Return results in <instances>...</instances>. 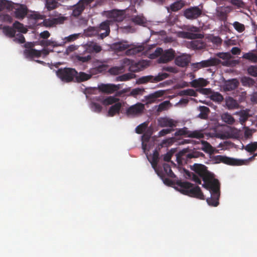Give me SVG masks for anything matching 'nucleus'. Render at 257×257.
<instances>
[{
    "label": "nucleus",
    "mask_w": 257,
    "mask_h": 257,
    "mask_svg": "<svg viewBox=\"0 0 257 257\" xmlns=\"http://www.w3.org/2000/svg\"><path fill=\"white\" fill-rule=\"evenodd\" d=\"M191 169L198 176L193 173L190 172L189 171L184 170L185 177L198 184H201L200 178H202L204 182L202 186L204 188L209 189L211 194V197L207 199V203L209 205L213 206H217L220 196L218 181L215 179H211V174L207 171L206 166L202 164H194L191 166Z\"/></svg>",
    "instance_id": "obj_1"
},
{
    "label": "nucleus",
    "mask_w": 257,
    "mask_h": 257,
    "mask_svg": "<svg viewBox=\"0 0 257 257\" xmlns=\"http://www.w3.org/2000/svg\"><path fill=\"white\" fill-rule=\"evenodd\" d=\"M175 188L183 194L189 195L200 199L204 200V196L198 186L187 182L178 181Z\"/></svg>",
    "instance_id": "obj_2"
},
{
    "label": "nucleus",
    "mask_w": 257,
    "mask_h": 257,
    "mask_svg": "<svg viewBox=\"0 0 257 257\" xmlns=\"http://www.w3.org/2000/svg\"><path fill=\"white\" fill-rule=\"evenodd\" d=\"M56 74L63 82L69 83L73 80L77 75V71L70 68H60L56 71Z\"/></svg>",
    "instance_id": "obj_3"
},
{
    "label": "nucleus",
    "mask_w": 257,
    "mask_h": 257,
    "mask_svg": "<svg viewBox=\"0 0 257 257\" xmlns=\"http://www.w3.org/2000/svg\"><path fill=\"white\" fill-rule=\"evenodd\" d=\"M175 134L176 136H185V137L196 139L203 138L204 136L202 130L190 131L185 127L178 130Z\"/></svg>",
    "instance_id": "obj_4"
},
{
    "label": "nucleus",
    "mask_w": 257,
    "mask_h": 257,
    "mask_svg": "<svg viewBox=\"0 0 257 257\" xmlns=\"http://www.w3.org/2000/svg\"><path fill=\"white\" fill-rule=\"evenodd\" d=\"M214 160L217 163L222 162L228 165H242L245 164L246 160H241V159H233L221 155L215 156Z\"/></svg>",
    "instance_id": "obj_5"
},
{
    "label": "nucleus",
    "mask_w": 257,
    "mask_h": 257,
    "mask_svg": "<svg viewBox=\"0 0 257 257\" xmlns=\"http://www.w3.org/2000/svg\"><path fill=\"white\" fill-rule=\"evenodd\" d=\"M155 172L158 176H159L162 179H164V182L167 185H170L171 182L169 179L164 178L166 176L171 178L175 177V175L173 173L170 166L167 163H164L163 164V170L160 171L157 168V171Z\"/></svg>",
    "instance_id": "obj_6"
},
{
    "label": "nucleus",
    "mask_w": 257,
    "mask_h": 257,
    "mask_svg": "<svg viewBox=\"0 0 257 257\" xmlns=\"http://www.w3.org/2000/svg\"><path fill=\"white\" fill-rule=\"evenodd\" d=\"M120 88V84H114L112 83H100L98 84L97 86L99 91L108 94L114 93L119 90Z\"/></svg>",
    "instance_id": "obj_7"
},
{
    "label": "nucleus",
    "mask_w": 257,
    "mask_h": 257,
    "mask_svg": "<svg viewBox=\"0 0 257 257\" xmlns=\"http://www.w3.org/2000/svg\"><path fill=\"white\" fill-rule=\"evenodd\" d=\"M168 74L166 73H160L156 76L152 75L143 76L139 79V81L140 83H145L148 82H157L168 78Z\"/></svg>",
    "instance_id": "obj_8"
},
{
    "label": "nucleus",
    "mask_w": 257,
    "mask_h": 257,
    "mask_svg": "<svg viewBox=\"0 0 257 257\" xmlns=\"http://www.w3.org/2000/svg\"><path fill=\"white\" fill-rule=\"evenodd\" d=\"M175 54V51L172 49H169L165 50L163 49V52L157 60L158 63H167L172 61L174 58Z\"/></svg>",
    "instance_id": "obj_9"
},
{
    "label": "nucleus",
    "mask_w": 257,
    "mask_h": 257,
    "mask_svg": "<svg viewBox=\"0 0 257 257\" xmlns=\"http://www.w3.org/2000/svg\"><path fill=\"white\" fill-rule=\"evenodd\" d=\"M202 14V9L198 7H191L184 12V16L188 19H195Z\"/></svg>",
    "instance_id": "obj_10"
},
{
    "label": "nucleus",
    "mask_w": 257,
    "mask_h": 257,
    "mask_svg": "<svg viewBox=\"0 0 257 257\" xmlns=\"http://www.w3.org/2000/svg\"><path fill=\"white\" fill-rule=\"evenodd\" d=\"M145 50V46L142 44L132 43L130 44L128 49L126 50L125 55L127 56H133L137 55Z\"/></svg>",
    "instance_id": "obj_11"
},
{
    "label": "nucleus",
    "mask_w": 257,
    "mask_h": 257,
    "mask_svg": "<svg viewBox=\"0 0 257 257\" xmlns=\"http://www.w3.org/2000/svg\"><path fill=\"white\" fill-rule=\"evenodd\" d=\"M84 51L89 53H98L102 50V47L98 43L90 41L83 45Z\"/></svg>",
    "instance_id": "obj_12"
},
{
    "label": "nucleus",
    "mask_w": 257,
    "mask_h": 257,
    "mask_svg": "<svg viewBox=\"0 0 257 257\" xmlns=\"http://www.w3.org/2000/svg\"><path fill=\"white\" fill-rule=\"evenodd\" d=\"M200 157H204V155L200 152L194 151L189 153H186V152L183 151H181L177 155V159L178 160H185L187 159L197 158Z\"/></svg>",
    "instance_id": "obj_13"
},
{
    "label": "nucleus",
    "mask_w": 257,
    "mask_h": 257,
    "mask_svg": "<svg viewBox=\"0 0 257 257\" xmlns=\"http://www.w3.org/2000/svg\"><path fill=\"white\" fill-rule=\"evenodd\" d=\"M144 105L141 103H138L130 106L126 110V113L128 115L135 116L142 113L144 109Z\"/></svg>",
    "instance_id": "obj_14"
},
{
    "label": "nucleus",
    "mask_w": 257,
    "mask_h": 257,
    "mask_svg": "<svg viewBox=\"0 0 257 257\" xmlns=\"http://www.w3.org/2000/svg\"><path fill=\"white\" fill-rule=\"evenodd\" d=\"M190 61V56L189 55L183 54L176 57L175 63L179 67H184L186 66Z\"/></svg>",
    "instance_id": "obj_15"
},
{
    "label": "nucleus",
    "mask_w": 257,
    "mask_h": 257,
    "mask_svg": "<svg viewBox=\"0 0 257 257\" xmlns=\"http://www.w3.org/2000/svg\"><path fill=\"white\" fill-rule=\"evenodd\" d=\"M239 81L236 78L225 81L222 88L224 91H231L236 89L239 85Z\"/></svg>",
    "instance_id": "obj_16"
},
{
    "label": "nucleus",
    "mask_w": 257,
    "mask_h": 257,
    "mask_svg": "<svg viewBox=\"0 0 257 257\" xmlns=\"http://www.w3.org/2000/svg\"><path fill=\"white\" fill-rule=\"evenodd\" d=\"M149 65V62L147 60H143L135 63V65H132L130 67V70L133 72H138L142 71Z\"/></svg>",
    "instance_id": "obj_17"
},
{
    "label": "nucleus",
    "mask_w": 257,
    "mask_h": 257,
    "mask_svg": "<svg viewBox=\"0 0 257 257\" xmlns=\"http://www.w3.org/2000/svg\"><path fill=\"white\" fill-rule=\"evenodd\" d=\"M149 151V149L147 150V153ZM148 161L151 164V165L155 171H157V165L159 161V153L157 151H155L152 155L148 156V154H146Z\"/></svg>",
    "instance_id": "obj_18"
},
{
    "label": "nucleus",
    "mask_w": 257,
    "mask_h": 257,
    "mask_svg": "<svg viewBox=\"0 0 257 257\" xmlns=\"http://www.w3.org/2000/svg\"><path fill=\"white\" fill-rule=\"evenodd\" d=\"M220 62V61L217 58H210L209 59L201 61L199 63L201 69L218 65Z\"/></svg>",
    "instance_id": "obj_19"
},
{
    "label": "nucleus",
    "mask_w": 257,
    "mask_h": 257,
    "mask_svg": "<svg viewBox=\"0 0 257 257\" xmlns=\"http://www.w3.org/2000/svg\"><path fill=\"white\" fill-rule=\"evenodd\" d=\"M109 16L115 22H121L124 18V12L121 11L113 10L109 13Z\"/></svg>",
    "instance_id": "obj_20"
},
{
    "label": "nucleus",
    "mask_w": 257,
    "mask_h": 257,
    "mask_svg": "<svg viewBox=\"0 0 257 257\" xmlns=\"http://www.w3.org/2000/svg\"><path fill=\"white\" fill-rule=\"evenodd\" d=\"M159 124L162 127H169L173 128L176 126V122L172 119L163 117L158 120Z\"/></svg>",
    "instance_id": "obj_21"
},
{
    "label": "nucleus",
    "mask_w": 257,
    "mask_h": 257,
    "mask_svg": "<svg viewBox=\"0 0 257 257\" xmlns=\"http://www.w3.org/2000/svg\"><path fill=\"white\" fill-rule=\"evenodd\" d=\"M249 110L247 109L245 110H241L240 111L235 112L234 114L239 116V121L242 125H243L250 116L249 114Z\"/></svg>",
    "instance_id": "obj_22"
},
{
    "label": "nucleus",
    "mask_w": 257,
    "mask_h": 257,
    "mask_svg": "<svg viewBox=\"0 0 257 257\" xmlns=\"http://www.w3.org/2000/svg\"><path fill=\"white\" fill-rule=\"evenodd\" d=\"M121 107L122 103L118 101L117 102L110 107L107 112V116L112 117L119 114Z\"/></svg>",
    "instance_id": "obj_23"
},
{
    "label": "nucleus",
    "mask_w": 257,
    "mask_h": 257,
    "mask_svg": "<svg viewBox=\"0 0 257 257\" xmlns=\"http://www.w3.org/2000/svg\"><path fill=\"white\" fill-rule=\"evenodd\" d=\"M130 44L127 41H122L113 44L112 47L116 51H122L128 49Z\"/></svg>",
    "instance_id": "obj_24"
},
{
    "label": "nucleus",
    "mask_w": 257,
    "mask_h": 257,
    "mask_svg": "<svg viewBox=\"0 0 257 257\" xmlns=\"http://www.w3.org/2000/svg\"><path fill=\"white\" fill-rule=\"evenodd\" d=\"M109 25V21H105L100 24L99 28L98 29L99 31L100 30L105 31L104 33H102L99 34V37L101 39H102L109 35L110 32Z\"/></svg>",
    "instance_id": "obj_25"
},
{
    "label": "nucleus",
    "mask_w": 257,
    "mask_h": 257,
    "mask_svg": "<svg viewBox=\"0 0 257 257\" xmlns=\"http://www.w3.org/2000/svg\"><path fill=\"white\" fill-rule=\"evenodd\" d=\"M27 14V9L24 6L21 5L15 9V16L17 19H23L26 16Z\"/></svg>",
    "instance_id": "obj_26"
},
{
    "label": "nucleus",
    "mask_w": 257,
    "mask_h": 257,
    "mask_svg": "<svg viewBox=\"0 0 257 257\" xmlns=\"http://www.w3.org/2000/svg\"><path fill=\"white\" fill-rule=\"evenodd\" d=\"M225 104L228 109H234L239 107L237 101L231 97H227L225 98Z\"/></svg>",
    "instance_id": "obj_27"
},
{
    "label": "nucleus",
    "mask_w": 257,
    "mask_h": 257,
    "mask_svg": "<svg viewBox=\"0 0 257 257\" xmlns=\"http://www.w3.org/2000/svg\"><path fill=\"white\" fill-rule=\"evenodd\" d=\"M25 55L28 58H38L41 56V52L39 50L35 49H27L24 52Z\"/></svg>",
    "instance_id": "obj_28"
},
{
    "label": "nucleus",
    "mask_w": 257,
    "mask_h": 257,
    "mask_svg": "<svg viewBox=\"0 0 257 257\" xmlns=\"http://www.w3.org/2000/svg\"><path fill=\"white\" fill-rule=\"evenodd\" d=\"M92 74L90 73H86L83 72L78 73L75 76L76 81L78 82H83L89 80L92 77Z\"/></svg>",
    "instance_id": "obj_29"
},
{
    "label": "nucleus",
    "mask_w": 257,
    "mask_h": 257,
    "mask_svg": "<svg viewBox=\"0 0 257 257\" xmlns=\"http://www.w3.org/2000/svg\"><path fill=\"white\" fill-rule=\"evenodd\" d=\"M85 5L81 1L79 2L74 6L72 12V15L77 17L80 15L84 9Z\"/></svg>",
    "instance_id": "obj_30"
},
{
    "label": "nucleus",
    "mask_w": 257,
    "mask_h": 257,
    "mask_svg": "<svg viewBox=\"0 0 257 257\" xmlns=\"http://www.w3.org/2000/svg\"><path fill=\"white\" fill-rule=\"evenodd\" d=\"M208 83V82L203 78H199L197 79H194L191 82V85L193 87H199L206 86Z\"/></svg>",
    "instance_id": "obj_31"
},
{
    "label": "nucleus",
    "mask_w": 257,
    "mask_h": 257,
    "mask_svg": "<svg viewBox=\"0 0 257 257\" xmlns=\"http://www.w3.org/2000/svg\"><path fill=\"white\" fill-rule=\"evenodd\" d=\"M61 4L58 3L56 0H46L45 8L48 11L53 10L59 7Z\"/></svg>",
    "instance_id": "obj_32"
},
{
    "label": "nucleus",
    "mask_w": 257,
    "mask_h": 257,
    "mask_svg": "<svg viewBox=\"0 0 257 257\" xmlns=\"http://www.w3.org/2000/svg\"><path fill=\"white\" fill-rule=\"evenodd\" d=\"M221 118L223 122L228 124H233L235 121L234 117L228 112L223 113L221 115Z\"/></svg>",
    "instance_id": "obj_33"
},
{
    "label": "nucleus",
    "mask_w": 257,
    "mask_h": 257,
    "mask_svg": "<svg viewBox=\"0 0 257 257\" xmlns=\"http://www.w3.org/2000/svg\"><path fill=\"white\" fill-rule=\"evenodd\" d=\"M240 82L242 85L245 87H251L255 84L254 80L247 76L242 77L240 78Z\"/></svg>",
    "instance_id": "obj_34"
},
{
    "label": "nucleus",
    "mask_w": 257,
    "mask_h": 257,
    "mask_svg": "<svg viewBox=\"0 0 257 257\" xmlns=\"http://www.w3.org/2000/svg\"><path fill=\"white\" fill-rule=\"evenodd\" d=\"M13 28L16 32V31L21 33L25 34L27 32V28L24 26L23 24L16 21L13 25Z\"/></svg>",
    "instance_id": "obj_35"
},
{
    "label": "nucleus",
    "mask_w": 257,
    "mask_h": 257,
    "mask_svg": "<svg viewBox=\"0 0 257 257\" xmlns=\"http://www.w3.org/2000/svg\"><path fill=\"white\" fill-rule=\"evenodd\" d=\"M119 99L113 96H109L102 100L101 103L104 105H111L115 104L119 101Z\"/></svg>",
    "instance_id": "obj_36"
},
{
    "label": "nucleus",
    "mask_w": 257,
    "mask_h": 257,
    "mask_svg": "<svg viewBox=\"0 0 257 257\" xmlns=\"http://www.w3.org/2000/svg\"><path fill=\"white\" fill-rule=\"evenodd\" d=\"M181 36L190 39H202L203 38V35L201 34H194L189 32H183L181 34Z\"/></svg>",
    "instance_id": "obj_37"
},
{
    "label": "nucleus",
    "mask_w": 257,
    "mask_h": 257,
    "mask_svg": "<svg viewBox=\"0 0 257 257\" xmlns=\"http://www.w3.org/2000/svg\"><path fill=\"white\" fill-rule=\"evenodd\" d=\"M202 147L201 149L207 153L212 154L214 152L213 148L210 145L209 143L205 141H201Z\"/></svg>",
    "instance_id": "obj_38"
},
{
    "label": "nucleus",
    "mask_w": 257,
    "mask_h": 257,
    "mask_svg": "<svg viewBox=\"0 0 257 257\" xmlns=\"http://www.w3.org/2000/svg\"><path fill=\"white\" fill-rule=\"evenodd\" d=\"M3 32L6 36L10 38H14L16 36V32L13 27H4L3 28Z\"/></svg>",
    "instance_id": "obj_39"
},
{
    "label": "nucleus",
    "mask_w": 257,
    "mask_h": 257,
    "mask_svg": "<svg viewBox=\"0 0 257 257\" xmlns=\"http://www.w3.org/2000/svg\"><path fill=\"white\" fill-rule=\"evenodd\" d=\"M135 77L136 75L135 74L132 73H128L117 77L116 78V81H125L135 78Z\"/></svg>",
    "instance_id": "obj_40"
},
{
    "label": "nucleus",
    "mask_w": 257,
    "mask_h": 257,
    "mask_svg": "<svg viewBox=\"0 0 257 257\" xmlns=\"http://www.w3.org/2000/svg\"><path fill=\"white\" fill-rule=\"evenodd\" d=\"M242 58L249 60L253 63H257V55L252 52L245 53L242 55Z\"/></svg>",
    "instance_id": "obj_41"
},
{
    "label": "nucleus",
    "mask_w": 257,
    "mask_h": 257,
    "mask_svg": "<svg viewBox=\"0 0 257 257\" xmlns=\"http://www.w3.org/2000/svg\"><path fill=\"white\" fill-rule=\"evenodd\" d=\"M40 45L43 46H51L53 47H58L62 45L61 44L59 43L57 41H53L52 39L48 40H42L40 41Z\"/></svg>",
    "instance_id": "obj_42"
},
{
    "label": "nucleus",
    "mask_w": 257,
    "mask_h": 257,
    "mask_svg": "<svg viewBox=\"0 0 257 257\" xmlns=\"http://www.w3.org/2000/svg\"><path fill=\"white\" fill-rule=\"evenodd\" d=\"M198 109L200 112L198 116L203 119L206 118L209 111V108L206 106H201L198 108Z\"/></svg>",
    "instance_id": "obj_43"
},
{
    "label": "nucleus",
    "mask_w": 257,
    "mask_h": 257,
    "mask_svg": "<svg viewBox=\"0 0 257 257\" xmlns=\"http://www.w3.org/2000/svg\"><path fill=\"white\" fill-rule=\"evenodd\" d=\"M184 6V2L182 1H179L172 4L170 7V9L173 12H176L181 9Z\"/></svg>",
    "instance_id": "obj_44"
},
{
    "label": "nucleus",
    "mask_w": 257,
    "mask_h": 257,
    "mask_svg": "<svg viewBox=\"0 0 257 257\" xmlns=\"http://www.w3.org/2000/svg\"><path fill=\"white\" fill-rule=\"evenodd\" d=\"M124 70H123V66H115L110 68L108 70V73L112 75H117L123 73Z\"/></svg>",
    "instance_id": "obj_45"
},
{
    "label": "nucleus",
    "mask_w": 257,
    "mask_h": 257,
    "mask_svg": "<svg viewBox=\"0 0 257 257\" xmlns=\"http://www.w3.org/2000/svg\"><path fill=\"white\" fill-rule=\"evenodd\" d=\"M210 98L214 101L221 102L223 100V96L219 92H213L211 93Z\"/></svg>",
    "instance_id": "obj_46"
},
{
    "label": "nucleus",
    "mask_w": 257,
    "mask_h": 257,
    "mask_svg": "<svg viewBox=\"0 0 257 257\" xmlns=\"http://www.w3.org/2000/svg\"><path fill=\"white\" fill-rule=\"evenodd\" d=\"M234 29L238 33H242L245 30V26L238 22L235 21L232 23Z\"/></svg>",
    "instance_id": "obj_47"
},
{
    "label": "nucleus",
    "mask_w": 257,
    "mask_h": 257,
    "mask_svg": "<svg viewBox=\"0 0 257 257\" xmlns=\"http://www.w3.org/2000/svg\"><path fill=\"white\" fill-rule=\"evenodd\" d=\"M171 106V104L169 101L166 100L160 103L158 107L157 110L158 111H162L168 109Z\"/></svg>",
    "instance_id": "obj_48"
},
{
    "label": "nucleus",
    "mask_w": 257,
    "mask_h": 257,
    "mask_svg": "<svg viewBox=\"0 0 257 257\" xmlns=\"http://www.w3.org/2000/svg\"><path fill=\"white\" fill-rule=\"evenodd\" d=\"M99 30L97 28L94 27H90L85 32V35L87 36L92 37L98 34Z\"/></svg>",
    "instance_id": "obj_49"
},
{
    "label": "nucleus",
    "mask_w": 257,
    "mask_h": 257,
    "mask_svg": "<svg viewBox=\"0 0 257 257\" xmlns=\"http://www.w3.org/2000/svg\"><path fill=\"white\" fill-rule=\"evenodd\" d=\"M80 35L79 33L70 35L63 39V43H66L74 41L77 40Z\"/></svg>",
    "instance_id": "obj_50"
},
{
    "label": "nucleus",
    "mask_w": 257,
    "mask_h": 257,
    "mask_svg": "<svg viewBox=\"0 0 257 257\" xmlns=\"http://www.w3.org/2000/svg\"><path fill=\"white\" fill-rule=\"evenodd\" d=\"M247 72L249 75L257 77V65H250L247 69Z\"/></svg>",
    "instance_id": "obj_51"
},
{
    "label": "nucleus",
    "mask_w": 257,
    "mask_h": 257,
    "mask_svg": "<svg viewBox=\"0 0 257 257\" xmlns=\"http://www.w3.org/2000/svg\"><path fill=\"white\" fill-rule=\"evenodd\" d=\"M150 136L147 135H144L142 136V148L144 151V152L145 154H147V150L148 148L147 145L146 143L149 141L150 139Z\"/></svg>",
    "instance_id": "obj_52"
},
{
    "label": "nucleus",
    "mask_w": 257,
    "mask_h": 257,
    "mask_svg": "<svg viewBox=\"0 0 257 257\" xmlns=\"http://www.w3.org/2000/svg\"><path fill=\"white\" fill-rule=\"evenodd\" d=\"M162 52V48L160 47L157 48L153 53L149 54V58H150V59H155L158 57H160Z\"/></svg>",
    "instance_id": "obj_53"
},
{
    "label": "nucleus",
    "mask_w": 257,
    "mask_h": 257,
    "mask_svg": "<svg viewBox=\"0 0 257 257\" xmlns=\"http://www.w3.org/2000/svg\"><path fill=\"white\" fill-rule=\"evenodd\" d=\"M11 7V4L7 0H0V11L4 9H10Z\"/></svg>",
    "instance_id": "obj_54"
},
{
    "label": "nucleus",
    "mask_w": 257,
    "mask_h": 257,
    "mask_svg": "<svg viewBox=\"0 0 257 257\" xmlns=\"http://www.w3.org/2000/svg\"><path fill=\"white\" fill-rule=\"evenodd\" d=\"M244 149L248 152H253L257 149V142L249 144L245 146Z\"/></svg>",
    "instance_id": "obj_55"
},
{
    "label": "nucleus",
    "mask_w": 257,
    "mask_h": 257,
    "mask_svg": "<svg viewBox=\"0 0 257 257\" xmlns=\"http://www.w3.org/2000/svg\"><path fill=\"white\" fill-rule=\"evenodd\" d=\"M196 92L192 89H187L186 90H181L179 92L180 95H188V96H196Z\"/></svg>",
    "instance_id": "obj_56"
},
{
    "label": "nucleus",
    "mask_w": 257,
    "mask_h": 257,
    "mask_svg": "<svg viewBox=\"0 0 257 257\" xmlns=\"http://www.w3.org/2000/svg\"><path fill=\"white\" fill-rule=\"evenodd\" d=\"M13 41L15 42L19 43V44H23L25 42V37L22 34H16L15 37H14Z\"/></svg>",
    "instance_id": "obj_57"
},
{
    "label": "nucleus",
    "mask_w": 257,
    "mask_h": 257,
    "mask_svg": "<svg viewBox=\"0 0 257 257\" xmlns=\"http://www.w3.org/2000/svg\"><path fill=\"white\" fill-rule=\"evenodd\" d=\"M121 66H123V70L125 66H129V68L132 65H135L133 61L131 59L125 58L120 61Z\"/></svg>",
    "instance_id": "obj_58"
},
{
    "label": "nucleus",
    "mask_w": 257,
    "mask_h": 257,
    "mask_svg": "<svg viewBox=\"0 0 257 257\" xmlns=\"http://www.w3.org/2000/svg\"><path fill=\"white\" fill-rule=\"evenodd\" d=\"M91 108L93 111L99 113L101 111L102 107L100 104L92 102L91 103Z\"/></svg>",
    "instance_id": "obj_59"
},
{
    "label": "nucleus",
    "mask_w": 257,
    "mask_h": 257,
    "mask_svg": "<svg viewBox=\"0 0 257 257\" xmlns=\"http://www.w3.org/2000/svg\"><path fill=\"white\" fill-rule=\"evenodd\" d=\"M132 21L133 22L138 25H142L145 22L144 18L139 16L132 18Z\"/></svg>",
    "instance_id": "obj_60"
},
{
    "label": "nucleus",
    "mask_w": 257,
    "mask_h": 257,
    "mask_svg": "<svg viewBox=\"0 0 257 257\" xmlns=\"http://www.w3.org/2000/svg\"><path fill=\"white\" fill-rule=\"evenodd\" d=\"M76 59L78 61L84 63L90 61L91 59V56L89 55L86 56H81L79 55H77L75 56Z\"/></svg>",
    "instance_id": "obj_61"
},
{
    "label": "nucleus",
    "mask_w": 257,
    "mask_h": 257,
    "mask_svg": "<svg viewBox=\"0 0 257 257\" xmlns=\"http://www.w3.org/2000/svg\"><path fill=\"white\" fill-rule=\"evenodd\" d=\"M208 39L210 41L216 44H221L222 42V40L220 37L213 35L208 36Z\"/></svg>",
    "instance_id": "obj_62"
},
{
    "label": "nucleus",
    "mask_w": 257,
    "mask_h": 257,
    "mask_svg": "<svg viewBox=\"0 0 257 257\" xmlns=\"http://www.w3.org/2000/svg\"><path fill=\"white\" fill-rule=\"evenodd\" d=\"M144 91V88H136L132 90L130 93V95L136 97L138 95L142 94Z\"/></svg>",
    "instance_id": "obj_63"
},
{
    "label": "nucleus",
    "mask_w": 257,
    "mask_h": 257,
    "mask_svg": "<svg viewBox=\"0 0 257 257\" xmlns=\"http://www.w3.org/2000/svg\"><path fill=\"white\" fill-rule=\"evenodd\" d=\"M230 3L238 8H244L245 5L241 0H230Z\"/></svg>",
    "instance_id": "obj_64"
}]
</instances>
